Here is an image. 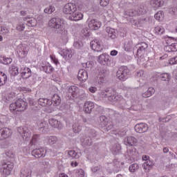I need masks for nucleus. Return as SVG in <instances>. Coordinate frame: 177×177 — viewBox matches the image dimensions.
<instances>
[{"mask_svg":"<svg viewBox=\"0 0 177 177\" xmlns=\"http://www.w3.org/2000/svg\"><path fill=\"white\" fill-rule=\"evenodd\" d=\"M5 156L7 158V160L3 163L2 172L4 174V175H6V176H8L10 174L15 167V155L13 153H12V151H8L6 152Z\"/></svg>","mask_w":177,"mask_h":177,"instance_id":"1","label":"nucleus"},{"mask_svg":"<svg viewBox=\"0 0 177 177\" xmlns=\"http://www.w3.org/2000/svg\"><path fill=\"white\" fill-rule=\"evenodd\" d=\"M27 106H28L27 102L23 100V99H18L15 102L10 104V110L12 111V113H15V114H19V113L26 110Z\"/></svg>","mask_w":177,"mask_h":177,"instance_id":"2","label":"nucleus"},{"mask_svg":"<svg viewBox=\"0 0 177 177\" xmlns=\"http://www.w3.org/2000/svg\"><path fill=\"white\" fill-rule=\"evenodd\" d=\"M62 21H63L61 18L54 17L49 21L48 26L51 28H54L56 31H59L60 30H63V28H64Z\"/></svg>","mask_w":177,"mask_h":177,"instance_id":"3","label":"nucleus"},{"mask_svg":"<svg viewBox=\"0 0 177 177\" xmlns=\"http://www.w3.org/2000/svg\"><path fill=\"white\" fill-rule=\"evenodd\" d=\"M128 73H129V69L127 66H121L117 71V77L120 80V81H125L128 77Z\"/></svg>","mask_w":177,"mask_h":177,"instance_id":"4","label":"nucleus"},{"mask_svg":"<svg viewBox=\"0 0 177 177\" xmlns=\"http://www.w3.org/2000/svg\"><path fill=\"white\" fill-rule=\"evenodd\" d=\"M17 131L22 136L24 140H28L31 138V131L27 127H19Z\"/></svg>","mask_w":177,"mask_h":177,"instance_id":"5","label":"nucleus"},{"mask_svg":"<svg viewBox=\"0 0 177 177\" xmlns=\"http://www.w3.org/2000/svg\"><path fill=\"white\" fill-rule=\"evenodd\" d=\"M77 10V6L73 3H68L63 8V12L65 15H69L71 16L74 12Z\"/></svg>","mask_w":177,"mask_h":177,"instance_id":"6","label":"nucleus"},{"mask_svg":"<svg viewBox=\"0 0 177 177\" xmlns=\"http://www.w3.org/2000/svg\"><path fill=\"white\" fill-rule=\"evenodd\" d=\"M37 125L39 131L41 133H48L49 132V124L44 120L37 121Z\"/></svg>","mask_w":177,"mask_h":177,"instance_id":"7","label":"nucleus"},{"mask_svg":"<svg viewBox=\"0 0 177 177\" xmlns=\"http://www.w3.org/2000/svg\"><path fill=\"white\" fill-rule=\"evenodd\" d=\"M135 156H136V149L134 147L128 148L124 153V157L129 162L135 160Z\"/></svg>","mask_w":177,"mask_h":177,"instance_id":"8","label":"nucleus"},{"mask_svg":"<svg viewBox=\"0 0 177 177\" xmlns=\"http://www.w3.org/2000/svg\"><path fill=\"white\" fill-rule=\"evenodd\" d=\"M105 93L106 95V97L111 102H117V100H120V95H114L115 91L113 88H106Z\"/></svg>","mask_w":177,"mask_h":177,"instance_id":"9","label":"nucleus"},{"mask_svg":"<svg viewBox=\"0 0 177 177\" xmlns=\"http://www.w3.org/2000/svg\"><path fill=\"white\" fill-rule=\"evenodd\" d=\"M90 45L91 49L95 52H102V50H103V45H102V41L98 39L91 41Z\"/></svg>","mask_w":177,"mask_h":177,"instance_id":"10","label":"nucleus"},{"mask_svg":"<svg viewBox=\"0 0 177 177\" xmlns=\"http://www.w3.org/2000/svg\"><path fill=\"white\" fill-rule=\"evenodd\" d=\"M134 129L138 133H145L149 131V125L146 123H138Z\"/></svg>","mask_w":177,"mask_h":177,"instance_id":"11","label":"nucleus"},{"mask_svg":"<svg viewBox=\"0 0 177 177\" xmlns=\"http://www.w3.org/2000/svg\"><path fill=\"white\" fill-rule=\"evenodd\" d=\"M12 136V130L9 128H3L0 129V140H5Z\"/></svg>","mask_w":177,"mask_h":177,"instance_id":"12","label":"nucleus"},{"mask_svg":"<svg viewBox=\"0 0 177 177\" xmlns=\"http://www.w3.org/2000/svg\"><path fill=\"white\" fill-rule=\"evenodd\" d=\"M58 32L59 34H60V39L62 44H64V45H66V44L68 42V31L63 28L62 29H59V30H58Z\"/></svg>","mask_w":177,"mask_h":177,"instance_id":"13","label":"nucleus"},{"mask_svg":"<svg viewBox=\"0 0 177 177\" xmlns=\"http://www.w3.org/2000/svg\"><path fill=\"white\" fill-rule=\"evenodd\" d=\"M32 156L35 158H41V157H45L46 156V150L44 148L35 149L32 151Z\"/></svg>","mask_w":177,"mask_h":177,"instance_id":"14","label":"nucleus"},{"mask_svg":"<svg viewBox=\"0 0 177 177\" xmlns=\"http://www.w3.org/2000/svg\"><path fill=\"white\" fill-rule=\"evenodd\" d=\"M84 18V15L78 11H74L71 15H69L68 19L71 21H80Z\"/></svg>","mask_w":177,"mask_h":177,"instance_id":"15","label":"nucleus"},{"mask_svg":"<svg viewBox=\"0 0 177 177\" xmlns=\"http://www.w3.org/2000/svg\"><path fill=\"white\" fill-rule=\"evenodd\" d=\"M137 50V55H142V53H145L146 50H147V48H149V45L146 42H140L136 46Z\"/></svg>","mask_w":177,"mask_h":177,"instance_id":"16","label":"nucleus"},{"mask_svg":"<svg viewBox=\"0 0 177 177\" xmlns=\"http://www.w3.org/2000/svg\"><path fill=\"white\" fill-rule=\"evenodd\" d=\"M100 127H102V128H106V129L109 131V129H112L113 128V125L111 124H110L109 125V119L104 116V115H102L100 117ZM107 125H109L107 127Z\"/></svg>","mask_w":177,"mask_h":177,"instance_id":"17","label":"nucleus"},{"mask_svg":"<svg viewBox=\"0 0 177 177\" xmlns=\"http://www.w3.org/2000/svg\"><path fill=\"white\" fill-rule=\"evenodd\" d=\"M88 27L90 30H99L102 27V22L96 19H91L88 21Z\"/></svg>","mask_w":177,"mask_h":177,"instance_id":"18","label":"nucleus"},{"mask_svg":"<svg viewBox=\"0 0 177 177\" xmlns=\"http://www.w3.org/2000/svg\"><path fill=\"white\" fill-rule=\"evenodd\" d=\"M93 109H95V104L93 102L88 101L84 103V111L86 114H91Z\"/></svg>","mask_w":177,"mask_h":177,"instance_id":"19","label":"nucleus"},{"mask_svg":"<svg viewBox=\"0 0 177 177\" xmlns=\"http://www.w3.org/2000/svg\"><path fill=\"white\" fill-rule=\"evenodd\" d=\"M68 93L73 97H77L80 95V88L77 86H71L68 88Z\"/></svg>","mask_w":177,"mask_h":177,"instance_id":"20","label":"nucleus"},{"mask_svg":"<svg viewBox=\"0 0 177 177\" xmlns=\"http://www.w3.org/2000/svg\"><path fill=\"white\" fill-rule=\"evenodd\" d=\"M48 122L50 127H53V128H57V129H59V130L63 128V125L62 124V123L59 120L55 118L49 119Z\"/></svg>","mask_w":177,"mask_h":177,"instance_id":"21","label":"nucleus"},{"mask_svg":"<svg viewBox=\"0 0 177 177\" xmlns=\"http://www.w3.org/2000/svg\"><path fill=\"white\" fill-rule=\"evenodd\" d=\"M20 73L22 77L26 79L30 78V76L31 75V69L28 67H25L24 66H22L21 67Z\"/></svg>","mask_w":177,"mask_h":177,"instance_id":"22","label":"nucleus"},{"mask_svg":"<svg viewBox=\"0 0 177 177\" xmlns=\"http://www.w3.org/2000/svg\"><path fill=\"white\" fill-rule=\"evenodd\" d=\"M106 35H108L109 38H111V39H115V38H117V30H115V29L107 27L106 28Z\"/></svg>","mask_w":177,"mask_h":177,"instance_id":"23","label":"nucleus"},{"mask_svg":"<svg viewBox=\"0 0 177 177\" xmlns=\"http://www.w3.org/2000/svg\"><path fill=\"white\" fill-rule=\"evenodd\" d=\"M109 59L110 56L109 55L102 54L99 56L97 62L100 63V64L105 66V64H107V63H109Z\"/></svg>","mask_w":177,"mask_h":177,"instance_id":"24","label":"nucleus"},{"mask_svg":"<svg viewBox=\"0 0 177 177\" xmlns=\"http://www.w3.org/2000/svg\"><path fill=\"white\" fill-rule=\"evenodd\" d=\"M61 56L65 57V59H71L73 55H74V51L73 50L64 49L60 53Z\"/></svg>","mask_w":177,"mask_h":177,"instance_id":"25","label":"nucleus"},{"mask_svg":"<svg viewBox=\"0 0 177 177\" xmlns=\"http://www.w3.org/2000/svg\"><path fill=\"white\" fill-rule=\"evenodd\" d=\"M77 78L79 81H86V80H88V72L84 69L80 70L78 72Z\"/></svg>","mask_w":177,"mask_h":177,"instance_id":"26","label":"nucleus"},{"mask_svg":"<svg viewBox=\"0 0 177 177\" xmlns=\"http://www.w3.org/2000/svg\"><path fill=\"white\" fill-rule=\"evenodd\" d=\"M138 142V140L133 136H129L124 139V143L127 146H135Z\"/></svg>","mask_w":177,"mask_h":177,"instance_id":"27","label":"nucleus"},{"mask_svg":"<svg viewBox=\"0 0 177 177\" xmlns=\"http://www.w3.org/2000/svg\"><path fill=\"white\" fill-rule=\"evenodd\" d=\"M38 104H40V106L45 107V106H52V104H53V102H52V100L48 98H39L38 100Z\"/></svg>","mask_w":177,"mask_h":177,"instance_id":"28","label":"nucleus"},{"mask_svg":"<svg viewBox=\"0 0 177 177\" xmlns=\"http://www.w3.org/2000/svg\"><path fill=\"white\" fill-rule=\"evenodd\" d=\"M81 142H82L83 145L85 146H92L93 143L92 138L87 135H84L81 138Z\"/></svg>","mask_w":177,"mask_h":177,"instance_id":"29","label":"nucleus"},{"mask_svg":"<svg viewBox=\"0 0 177 177\" xmlns=\"http://www.w3.org/2000/svg\"><path fill=\"white\" fill-rule=\"evenodd\" d=\"M32 171L28 167H24L21 169L20 177H31Z\"/></svg>","mask_w":177,"mask_h":177,"instance_id":"30","label":"nucleus"},{"mask_svg":"<svg viewBox=\"0 0 177 177\" xmlns=\"http://www.w3.org/2000/svg\"><path fill=\"white\" fill-rule=\"evenodd\" d=\"M28 53V47L27 46H22L20 47L19 56L20 57H26Z\"/></svg>","mask_w":177,"mask_h":177,"instance_id":"31","label":"nucleus"},{"mask_svg":"<svg viewBox=\"0 0 177 177\" xmlns=\"http://www.w3.org/2000/svg\"><path fill=\"white\" fill-rule=\"evenodd\" d=\"M151 4L155 9H157L158 8H161L164 5V1L162 0H151Z\"/></svg>","mask_w":177,"mask_h":177,"instance_id":"32","label":"nucleus"},{"mask_svg":"<svg viewBox=\"0 0 177 177\" xmlns=\"http://www.w3.org/2000/svg\"><path fill=\"white\" fill-rule=\"evenodd\" d=\"M51 102H53V104H54V106H59V104L62 103V99L60 98V96H59V95L54 94L52 97Z\"/></svg>","mask_w":177,"mask_h":177,"instance_id":"33","label":"nucleus"},{"mask_svg":"<svg viewBox=\"0 0 177 177\" xmlns=\"http://www.w3.org/2000/svg\"><path fill=\"white\" fill-rule=\"evenodd\" d=\"M97 78L98 84H100V85H102V84H103V82H104L105 81L104 78H106V73H104V70H102L99 73Z\"/></svg>","mask_w":177,"mask_h":177,"instance_id":"34","label":"nucleus"},{"mask_svg":"<svg viewBox=\"0 0 177 177\" xmlns=\"http://www.w3.org/2000/svg\"><path fill=\"white\" fill-rule=\"evenodd\" d=\"M124 48L126 52H129L133 48V41L132 40L125 41Z\"/></svg>","mask_w":177,"mask_h":177,"instance_id":"35","label":"nucleus"},{"mask_svg":"<svg viewBox=\"0 0 177 177\" xmlns=\"http://www.w3.org/2000/svg\"><path fill=\"white\" fill-rule=\"evenodd\" d=\"M153 32L156 35H162L165 32V29L162 26H156L153 30Z\"/></svg>","mask_w":177,"mask_h":177,"instance_id":"36","label":"nucleus"},{"mask_svg":"<svg viewBox=\"0 0 177 177\" xmlns=\"http://www.w3.org/2000/svg\"><path fill=\"white\" fill-rule=\"evenodd\" d=\"M156 92V90L153 87H149L147 92L142 93V97H150Z\"/></svg>","mask_w":177,"mask_h":177,"instance_id":"37","label":"nucleus"},{"mask_svg":"<svg viewBox=\"0 0 177 177\" xmlns=\"http://www.w3.org/2000/svg\"><path fill=\"white\" fill-rule=\"evenodd\" d=\"M73 131L75 133H80L82 131V126L80 123L76 122L73 125Z\"/></svg>","mask_w":177,"mask_h":177,"instance_id":"38","label":"nucleus"},{"mask_svg":"<svg viewBox=\"0 0 177 177\" xmlns=\"http://www.w3.org/2000/svg\"><path fill=\"white\" fill-rule=\"evenodd\" d=\"M160 79L161 81H166L167 82H169L171 81V75L169 73H162L160 75Z\"/></svg>","mask_w":177,"mask_h":177,"instance_id":"39","label":"nucleus"},{"mask_svg":"<svg viewBox=\"0 0 177 177\" xmlns=\"http://www.w3.org/2000/svg\"><path fill=\"white\" fill-rule=\"evenodd\" d=\"M8 80V77L6 75L0 71V86H2L6 84V81Z\"/></svg>","mask_w":177,"mask_h":177,"instance_id":"40","label":"nucleus"},{"mask_svg":"<svg viewBox=\"0 0 177 177\" xmlns=\"http://www.w3.org/2000/svg\"><path fill=\"white\" fill-rule=\"evenodd\" d=\"M111 151L114 155L118 154L121 151V145L120 144H115L111 148Z\"/></svg>","mask_w":177,"mask_h":177,"instance_id":"41","label":"nucleus"},{"mask_svg":"<svg viewBox=\"0 0 177 177\" xmlns=\"http://www.w3.org/2000/svg\"><path fill=\"white\" fill-rule=\"evenodd\" d=\"M147 12L146 7L143 5L140 6L136 11L137 15L139 16H140V15H146Z\"/></svg>","mask_w":177,"mask_h":177,"instance_id":"42","label":"nucleus"},{"mask_svg":"<svg viewBox=\"0 0 177 177\" xmlns=\"http://www.w3.org/2000/svg\"><path fill=\"white\" fill-rule=\"evenodd\" d=\"M168 52H177V43H173L166 47Z\"/></svg>","mask_w":177,"mask_h":177,"instance_id":"43","label":"nucleus"},{"mask_svg":"<svg viewBox=\"0 0 177 177\" xmlns=\"http://www.w3.org/2000/svg\"><path fill=\"white\" fill-rule=\"evenodd\" d=\"M39 140H41V136H39L38 134H35V135H33V136L32 138L30 143L32 145H37L38 142H39Z\"/></svg>","mask_w":177,"mask_h":177,"instance_id":"44","label":"nucleus"},{"mask_svg":"<svg viewBox=\"0 0 177 177\" xmlns=\"http://www.w3.org/2000/svg\"><path fill=\"white\" fill-rule=\"evenodd\" d=\"M154 17L158 21H162V20H164V12L158 11L156 14H155Z\"/></svg>","mask_w":177,"mask_h":177,"instance_id":"45","label":"nucleus"},{"mask_svg":"<svg viewBox=\"0 0 177 177\" xmlns=\"http://www.w3.org/2000/svg\"><path fill=\"white\" fill-rule=\"evenodd\" d=\"M47 142L48 145L52 146V145H55L57 142V137L51 136L47 138Z\"/></svg>","mask_w":177,"mask_h":177,"instance_id":"46","label":"nucleus"},{"mask_svg":"<svg viewBox=\"0 0 177 177\" xmlns=\"http://www.w3.org/2000/svg\"><path fill=\"white\" fill-rule=\"evenodd\" d=\"M124 16H129V17H133V16H136V11L130 9L124 11Z\"/></svg>","mask_w":177,"mask_h":177,"instance_id":"47","label":"nucleus"},{"mask_svg":"<svg viewBox=\"0 0 177 177\" xmlns=\"http://www.w3.org/2000/svg\"><path fill=\"white\" fill-rule=\"evenodd\" d=\"M133 24L135 27H143V24H145L143 23L142 18H140L137 20H134Z\"/></svg>","mask_w":177,"mask_h":177,"instance_id":"48","label":"nucleus"},{"mask_svg":"<svg viewBox=\"0 0 177 177\" xmlns=\"http://www.w3.org/2000/svg\"><path fill=\"white\" fill-rule=\"evenodd\" d=\"M26 26H28V27H35V26H37V19H35L34 17H32L30 20L28 21Z\"/></svg>","mask_w":177,"mask_h":177,"instance_id":"49","label":"nucleus"},{"mask_svg":"<svg viewBox=\"0 0 177 177\" xmlns=\"http://www.w3.org/2000/svg\"><path fill=\"white\" fill-rule=\"evenodd\" d=\"M151 167H153V162L151 160H147L142 164V168L144 169H150Z\"/></svg>","mask_w":177,"mask_h":177,"instance_id":"50","label":"nucleus"},{"mask_svg":"<svg viewBox=\"0 0 177 177\" xmlns=\"http://www.w3.org/2000/svg\"><path fill=\"white\" fill-rule=\"evenodd\" d=\"M55 10V6H49L48 7L44 9V13H47L48 15H51V13H53Z\"/></svg>","mask_w":177,"mask_h":177,"instance_id":"51","label":"nucleus"},{"mask_svg":"<svg viewBox=\"0 0 177 177\" xmlns=\"http://www.w3.org/2000/svg\"><path fill=\"white\" fill-rule=\"evenodd\" d=\"M68 154L69 157H71L72 158H80V155H78V153L74 150L69 151Z\"/></svg>","mask_w":177,"mask_h":177,"instance_id":"52","label":"nucleus"},{"mask_svg":"<svg viewBox=\"0 0 177 177\" xmlns=\"http://www.w3.org/2000/svg\"><path fill=\"white\" fill-rule=\"evenodd\" d=\"M43 70L47 74H50V73H53V70H55V69L52 67V66L48 65V66H46L43 67Z\"/></svg>","mask_w":177,"mask_h":177,"instance_id":"53","label":"nucleus"},{"mask_svg":"<svg viewBox=\"0 0 177 177\" xmlns=\"http://www.w3.org/2000/svg\"><path fill=\"white\" fill-rule=\"evenodd\" d=\"M130 172H135L137 169H139V165L137 163H133L131 165H130L129 168Z\"/></svg>","mask_w":177,"mask_h":177,"instance_id":"54","label":"nucleus"},{"mask_svg":"<svg viewBox=\"0 0 177 177\" xmlns=\"http://www.w3.org/2000/svg\"><path fill=\"white\" fill-rule=\"evenodd\" d=\"M16 28L17 31H23L26 28V25L23 22H19L17 24Z\"/></svg>","mask_w":177,"mask_h":177,"instance_id":"55","label":"nucleus"},{"mask_svg":"<svg viewBox=\"0 0 177 177\" xmlns=\"http://www.w3.org/2000/svg\"><path fill=\"white\" fill-rule=\"evenodd\" d=\"M73 46L76 48V49H81V48L84 46V44L81 41H75L73 43Z\"/></svg>","mask_w":177,"mask_h":177,"instance_id":"56","label":"nucleus"},{"mask_svg":"<svg viewBox=\"0 0 177 177\" xmlns=\"http://www.w3.org/2000/svg\"><path fill=\"white\" fill-rule=\"evenodd\" d=\"M1 62L3 64H10V63H12V58L3 57Z\"/></svg>","mask_w":177,"mask_h":177,"instance_id":"57","label":"nucleus"},{"mask_svg":"<svg viewBox=\"0 0 177 177\" xmlns=\"http://www.w3.org/2000/svg\"><path fill=\"white\" fill-rule=\"evenodd\" d=\"M88 135L89 136H90V138H95L97 133H96V131H95L94 129H90L88 131Z\"/></svg>","mask_w":177,"mask_h":177,"instance_id":"58","label":"nucleus"},{"mask_svg":"<svg viewBox=\"0 0 177 177\" xmlns=\"http://www.w3.org/2000/svg\"><path fill=\"white\" fill-rule=\"evenodd\" d=\"M81 94L79 95L80 100H85L86 97H88V95L86 93H84V91L81 90L80 91Z\"/></svg>","mask_w":177,"mask_h":177,"instance_id":"59","label":"nucleus"},{"mask_svg":"<svg viewBox=\"0 0 177 177\" xmlns=\"http://www.w3.org/2000/svg\"><path fill=\"white\" fill-rule=\"evenodd\" d=\"M110 3V0H100V5L101 6H107Z\"/></svg>","mask_w":177,"mask_h":177,"instance_id":"60","label":"nucleus"},{"mask_svg":"<svg viewBox=\"0 0 177 177\" xmlns=\"http://www.w3.org/2000/svg\"><path fill=\"white\" fill-rule=\"evenodd\" d=\"M82 32L84 37H89V29L88 28H83Z\"/></svg>","mask_w":177,"mask_h":177,"instance_id":"61","label":"nucleus"},{"mask_svg":"<svg viewBox=\"0 0 177 177\" xmlns=\"http://www.w3.org/2000/svg\"><path fill=\"white\" fill-rule=\"evenodd\" d=\"M0 32L1 34H8V32H9V30L5 26H1L0 28Z\"/></svg>","mask_w":177,"mask_h":177,"instance_id":"62","label":"nucleus"},{"mask_svg":"<svg viewBox=\"0 0 177 177\" xmlns=\"http://www.w3.org/2000/svg\"><path fill=\"white\" fill-rule=\"evenodd\" d=\"M77 177H84L85 176V172L84 171L83 169H79L77 173Z\"/></svg>","mask_w":177,"mask_h":177,"instance_id":"63","label":"nucleus"},{"mask_svg":"<svg viewBox=\"0 0 177 177\" xmlns=\"http://www.w3.org/2000/svg\"><path fill=\"white\" fill-rule=\"evenodd\" d=\"M169 63L170 64H177V56L170 59Z\"/></svg>","mask_w":177,"mask_h":177,"instance_id":"64","label":"nucleus"}]
</instances>
